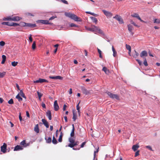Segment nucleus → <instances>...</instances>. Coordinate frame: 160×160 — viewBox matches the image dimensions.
<instances>
[{"mask_svg":"<svg viewBox=\"0 0 160 160\" xmlns=\"http://www.w3.org/2000/svg\"><path fill=\"white\" fill-rule=\"evenodd\" d=\"M126 48H127V49L128 50L129 52H130V51H131V47L129 45L126 44Z\"/></svg>","mask_w":160,"mask_h":160,"instance_id":"nucleus-34","label":"nucleus"},{"mask_svg":"<svg viewBox=\"0 0 160 160\" xmlns=\"http://www.w3.org/2000/svg\"><path fill=\"white\" fill-rule=\"evenodd\" d=\"M20 150V145H17L14 148V151H19Z\"/></svg>","mask_w":160,"mask_h":160,"instance_id":"nucleus-31","label":"nucleus"},{"mask_svg":"<svg viewBox=\"0 0 160 160\" xmlns=\"http://www.w3.org/2000/svg\"><path fill=\"white\" fill-rule=\"evenodd\" d=\"M63 79V77L60 76H56L55 79H59L62 80Z\"/></svg>","mask_w":160,"mask_h":160,"instance_id":"nucleus-42","label":"nucleus"},{"mask_svg":"<svg viewBox=\"0 0 160 160\" xmlns=\"http://www.w3.org/2000/svg\"><path fill=\"white\" fill-rule=\"evenodd\" d=\"M5 44V42L3 41H1L0 42V45L2 46H4Z\"/></svg>","mask_w":160,"mask_h":160,"instance_id":"nucleus-48","label":"nucleus"},{"mask_svg":"<svg viewBox=\"0 0 160 160\" xmlns=\"http://www.w3.org/2000/svg\"><path fill=\"white\" fill-rule=\"evenodd\" d=\"M112 50L113 52V55L114 57H115L117 55V52L115 51V50L114 49V47L113 46H112Z\"/></svg>","mask_w":160,"mask_h":160,"instance_id":"nucleus-29","label":"nucleus"},{"mask_svg":"<svg viewBox=\"0 0 160 160\" xmlns=\"http://www.w3.org/2000/svg\"><path fill=\"white\" fill-rule=\"evenodd\" d=\"M98 32L101 33V34H103V31L101 30L99 28L98 29Z\"/></svg>","mask_w":160,"mask_h":160,"instance_id":"nucleus-59","label":"nucleus"},{"mask_svg":"<svg viewBox=\"0 0 160 160\" xmlns=\"http://www.w3.org/2000/svg\"><path fill=\"white\" fill-rule=\"evenodd\" d=\"M107 94L111 98H115L117 100L119 99V97L117 94H113L110 92H107Z\"/></svg>","mask_w":160,"mask_h":160,"instance_id":"nucleus-7","label":"nucleus"},{"mask_svg":"<svg viewBox=\"0 0 160 160\" xmlns=\"http://www.w3.org/2000/svg\"><path fill=\"white\" fill-rule=\"evenodd\" d=\"M72 131L70 133V136L71 137H73L74 135V131H75V128L74 124L72 125Z\"/></svg>","mask_w":160,"mask_h":160,"instance_id":"nucleus-23","label":"nucleus"},{"mask_svg":"<svg viewBox=\"0 0 160 160\" xmlns=\"http://www.w3.org/2000/svg\"><path fill=\"white\" fill-rule=\"evenodd\" d=\"M52 142L54 144H56L57 143V141L54 136H53L52 138Z\"/></svg>","mask_w":160,"mask_h":160,"instance_id":"nucleus-32","label":"nucleus"},{"mask_svg":"<svg viewBox=\"0 0 160 160\" xmlns=\"http://www.w3.org/2000/svg\"><path fill=\"white\" fill-rule=\"evenodd\" d=\"M34 130L37 133H39V130L38 128V124H37L36 125H35L34 128Z\"/></svg>","mask_w":160,"mask_h":160,"instance_id":"nucleus-24","label":"nucleus"},{"mask_svg":"<svg viewBox=\"0 0 160 160\" xmlns=\"http://www.w3.org/2000/svg\"><path fill=\"white\" fill-rule=\"evenodd\" d=\"M6 74V72H0V78H3Z\"/></svg>","mask_w":160,"mask_h":160,"instance_id":"nucleus-33","label":"nucleus"},{"mask_svg":"<svg viewBox=\"0 0 160 160\" xmlns=\"http://www.w3.org/2000/svg\"><path fill=\"white\" fill-rule=\"evenodd\" d=\"M65 15L66 16L76 21H81L80 18L78 17L76 15L74 14L70 13H65Z\"/></svg>","mask_w":160,"mask_h":160,"instance_id":"nucleus-1","label":"nucleus"},{"mask_svg":"<svg viewBox=\"0 0 160 160\" xmlns=\"http://www.w3.org/2000/svg\"><path fill=\"white\" fill-rule=\"evenodd\" d=\"M144 59L143 64L145 66H147L148 65V64L147 63L146 58H144V59Z\"/></svg>","mask_w":160,"mask_h":160,"instance_id":"nucleus-44","label":"nucleus"},{"mask_svg":"<svg viewBox=\"0 0 160 160\" xmlns=\"http://www.w3.org/2000/svg\"><path fill=\"white\" fill-rule=\"evenodd\" d=\"M148 53L145 50L142 51L140 54V57L143 59L145 58L144 57L148 56Z\"/></svg>","mask_w":160,"mask_h":160,"instance_id":"nucleus-14","label":"nucleus"},{"mask_svg":"<svg viewBox=\"0 0 160 160\" xmlns=\"http://www.w3.org/2000/svg\"><path fill=\"white\" fill-rule=\"evenodd\" d=\"M102 11L108 18H111L112 15V13L109 11H107L104 10H103Z\"/></svg>","mask_w":160,"mask_h":160,"instance_id":"nucleus-8","label":"nucleus"},{"mask_svg":"<svg viewBox=\"0 0 160 160\" xmlns=\"http://www.w3.org/2000/svg\"><path fill=\"white\" fill-rule=\"evenodd\" d=\"M70 26L71 27H76L77 26L74 23H71L70 24Z\"/></svg>","mask_w":160,"mask_h":160,"instance_id":"nucleus-57","label":"nucleus"},{"mask_svg":"<svg viewBox=\"0 0 160 160\" xmlns=\"http://www.w3.org/2000/svg\"><path fill=\"white\" fill-rule=\"evenodd\" d=\"M135 55H134V57L135 58H136L139 55V54L136 51H135Z\"/></svg>","mask_w":160,"mask_h":160,"instance_id":"nucleus-51","label":"nucleus"},{"mask_svg":"<svg viewBox=\"0 0 160 160\" xmlns=\"http://www.w3.org/2000/svg\"><path fill=\"white\" fill-rule=\"evenodd\" d=\"M102 70L105 72L107 74H109V70L107 68L105 67H104L102 69Z\"/></svg>","mask_w":160,"mask_h":160,"instance_id":"nucleus-25","label":"nucleus"},{"mask_svg":"<svg viewBox=\"0 0 160 160\" xmlns=\"http://www.w3.org/2000/svg\"><path fill=\"white\" fill-rule=\"evenodd\" d=\"M66 107L67 106L65 104L64 105L63 108V109L64 111L66 110Z\"/></svg>","mask_w":160,"mask_h":160,"instance_id":"nucleus-61","label":"nucleus"},{"mask_svg":"<svg viewBox=\"0 0 160 160\" xmlns=\"http://www.w3.org/2000/svg\"><path fill=\"white\" fill-rule=\"evenodd\" d=\"M139 151H138L136 152V153H135V157L137 156H138L139 155Z\"/></svg>","mask_w":160,"mask_h":160,"instance_id":"nucleus-56","label":"nucleus"},{"mask_svg":"<svg viewBox=\"0 0 160 160\" xmlns=\"http://www.w3.org/2000/svg\"><path fill=\"white\" fill-rule=\"evenodd\" d=\"M32 49L34 50L36 48V42L34 41L32 45Z\"/></svg>","mask_w":160,"mask_h":160,"instance_id":"nucleus-39","label":"nucleus"},{"mask_svg":"<svg viewBox=\"0 0 160 160\" xmlns=\"http://www.w3.org/2000/svg\"><path fill=\"white\" fill-rule=\"evenodd\" d=\"M73 116L72 117V119L73 120L75 121L76 119V116L74 112L73 113Z\"/></svg>","mask_w":160,"mask_h":160,"instance_id":"nucleus-47","label":"nucleus"},{"mask_svg":"<svg viewBox=\"0 0 160 160\" xmlns=\"http://www.w3.org/2000/svg\"><path fill=\"white\" fill-rule=\"evenodd\" d=\"M154 22V23H160V20L158 19H155Z\"/></svg>","mask_w":160,"mask_h":160,"instance_id":"nucleus-43","label":"nucleus"},{"mask_svg":"<svg viewBox=\"0 0 160 160\" xmlns=\"http://www.w3.org/2000/svg\"><path fill=\"white\" fill-rule=\"evenodd\" d=\"M136 60L138 62V64L140 65H142V62L140 60L137 59H136Z\"/></svg>","mask_w":160,"mask_h":160,"instance_id":"nucleus-54","label":"nucleus"},{"mask_svg":"<svg viewBox=\"0 0 160 160\" xmlns=\"http://www.w3.org/2000/svg\"><path fill=\"white\" fill-rule=\"evenodd\" d=\"M87 29L88 30L92 32H93V29L92 28H92H87Z\"/></svg>","mask_w":160,"mask_h":160,"instance_id":"nucleus-49","label":"nucleus"},{"mask_svg":"<svg viewBox=\"0 0 160 160\" xmlns=\"http://www.w3.org/2000/svg\"><path fill=\"white\" fill-rule=\"evenodd\" d=\"M31 35H30V36L29 38V39L31 42H32V39L31 37Z\"/></svg>","mask_w":160,"mask_h":160,"instance_id":"nucleus-58","label":"nucleus"},{"mask_svg":"<svg viewBox=\"0 0 160 160\" xmlns=\"http://www.w3.org/2000/svg\"><path fill=\"white\" fill-rule=\"evenodd\" d=\"M79 103H80V102H79V103L76 106L77 109L78 110V113H79V114H80V108L79 106Z\"/></svg>","mask_w":160,"mask_h":160,"instance_id":"nucleus-38","label":"nucleus"},{"mask_svg":"<svg viewBox=\"0 0 160 160\" xmlns=\"http://www.w3.org/2000/svg\"><path fill=\"white\" fill-rule=\"evenodd\" d=\"M7 145L5 143H4L2 146H1V151L3 153H5L6 152Z\"/></svg>","mask_w":160,"mask_h":160,"instance_id":"nucleus-11","label":"nucleus"},{"mask_svg":"<svg viewBox=\"0 0 160 160\" xmlns=\"http://www.w3.org/2000/svg\"><path fill=\"white\" fill-rule=\"evenodd\" d=\"M20 18L18 17L17 16H9L7 17V18H5L3 19L4 20H8V21H18L19 20Z\"/></svg>","mask_w":160,"mask_h":160,"instance_id":"nucleus-3","label":"nucleus"},{"mask_svg":"<svg viewBox=\"0 0 160 160\" xmlns=\"http://www.w3.org/2000/svg\"><path fill=\"white\" fill-rule=\"evenodd\" d=\"M146 148H147L149 150H150L151 151H153L152 148L150 146L148 145V146H146Z\"/></svg>","mask_w":160,"mask_h":160,"instance_id":"nucleus-50","label":"nucleus"},{"mask_svg":"<svg viewBox=\"0 0 160 160\" xmlns=\"http://www.w3.org/2000/svg\"><path fill=\"white\" fill-rule=\"evenodd\" d=\"M49 78L51 79H55L56 76H49Z\"/></svg>","mask_w":160,"mask_h":160,"instance_id":"nucleus-63","label":"nucleus"},{"mask_svg":"<svg viewBox=\"0 0 160 160\" xmlns=\"http://www.w3.org/2000/svg\"><path fill=\"white\" fill-rule=\"evenodd\" d=\"M21 26L26 27L30 28H34L36 26L35 24L25 23L23 22H21Z\"/></svg>","mask_w":160,"mask_h":160,"instance_id":"nucleus-4","label":"nucleus"},{"mask_svg":"<svg viewBox=\"0 0 160 160\" xmlns=\"http://www.w3.org/2000/svg\"><path fill=\"white\" fill-rule=\"evenodd\" d=\"M2 24L3 25H6L11 26H16L19 25V24L15 22H3L2 23Z\"/></svg>","mask_w":160,"mask_h":160,"instance_id":"nucleus-6","label":"nucleus"},{"mask_svg":"<svg viewBox=\"0 0 160 160\" xmlns=\"http://www.w3.org/2000/svg\"><path fill=\"white\" fill-rule=\"evenodd\" d=\"M86 12L87 13L90 14H91L93 16H98L97 14H95L92 12Z\"/></svg>","mask_w":160,"mask_h":160,"instance_id":"nucleus-37","label":"nucleus"},{"mask_svg":"<svg viewBox=\"0 0 160 160\" xmlns=\"http://www.w3.org/2000/svg\"><path fill=\"white\" fill-rule=\"evenodd\" d=\"M127 26L128 30L129 32L132 35H133V32H132V31L134 30V28L133 26L131 24H128V25Z\"/></svg>","mask_w":160,"mask_h":160,"instance_id":"nucleus-13","label":"nucleus"},{"mask_svg":"<svg viewBox=\"0 0 160 160\" xmlns=\"http://www.w3.org/2000/svg\"><path fill=\"white\" fill-rule=\"evenodd\" d=\"M61 1H62V2L65 4H68V2L65 0H61Z\"/></svg>","mask_w":160,"mask_h":160,"instance_id":"nucleus-53","label":"nucleus"},{"mask_svg":"<svg viewBox=\"0 0 160 160\" xmlns=\"http://www.w3.org/2000/svg\"><path fill=\"white\" fill-rule=\"evenodd\" d=\"M86 143V142H83L82 143V144L81 145V146H80V148H83Z\"/></svg>","mask_w":160,"mask_h":160,"instance_id":"nucleus-55","label":"nucleus"},{"mask_svg":"<svg viewBox=\"0 0 160 160\" xmlns=\"http://www.w3.org/2000/svg\"><path fill=\"white\" fill-rule=\"evenodd\" d=\"M69 141L70 142L69 144H73L75 140L72 137H71L69 138Z\"/></svg>","mask_w":160,"mask_h":160,"instance_id":"nucleus-27","label":"nucleus"},{"mask_svg":"<svg viewBox=\"0 0 160 160\" xmlns=\"http://www.w3.org/2000/svg\"><path fill=\"white\" fill-rule=\"evenodd\" d=\"M62 137L61 135H60L59 138L58 139V141L59 142H62Z\"/></svg>","mask_w":160,"mask_h":160,"instance_id":"nucleus-52","label":"nucleus"},{"mask_svg":"<svg viewBox=\"0 0 160 160\" xmlns=\"http://www.w3.org/2000/svg\"><path fill=\"white\" fill-rule=\"evenodd\" d=\"M92 28L93 29V32L98 31L99 28L95 26L94 25H92Z\"/></svg>","mask_w":160,"mask_h":160,"instance_id":"nucleus-35","label":"nucleus"},{"mask_svg":"<svg viewBox=\"0 0 160 160\" xmlns=\"http://www.w3.org/2000/svg\"><path fill=\"white\" fill-rule=\"evenodd\" d=\"M16 98L17 99L18 101H20V95L19 93H18V94L16 96Z\"/></svg>","mask_w":160,"mask_h":160,"instance_id":"nucleus-45","label":"nucleus"},{"mask_svg":"<svg viewBox=\"0 0 160 160\" xmlns=\"http://www.w3.org/2000/svg\"><path fill=\"white\" fill-rule=\"evenodd\" d=\"M90 18L93 22H95L96 23H97L98 22V20L96 18H95L94 17H90Z\"/></svg>","mask_w":160,"mask_h":160,"instance_id":"nucleus-30","label":"nucleus"},{"mask_svg":"<svg viewBox=\"0 0 160 160\" xmlns=\"http://www.w3.org/2000/svg\"><path fill=\"white\" fill-rule=\"evenodd\" d=\"M2 60L1 62V63L2 64H3L5 62L6 60V57L5 55H3L2 56Z\"/></svg>","mask_w":160,"mask_h":160,"instance_id":"nucleus-28","label":"nucleus"},{"mask_svg":"<svg viewBox=\"0 0 160 160\" xmlns=\"http://www.w3.org/2000/svg\"><path fill=\"white\" fill-rule=\"evenodd\" d=\"M8 102L9 104H12L13 103V101L12 99H11L10 100H9Z\"/></svg>","mask_w":160,"mask_h":160,"instance_id":"nucleus-46","label":"nucleus"},{"mask_svg":"<svg viewBox=\"0 0 160 160\" xmlns=\"http://www.w3.org/2000/svg\"><path fill=\"white\" fill-rule=\"evenodd\" d=\"M37 93H38V97L39 99L40 100H41V97L42 96V94L41 93L39 92H37Z\"/></svg>","mask_w":160,"mask_h":160,"instance_id":"nucleus-40","label":"nucleus"},{"mask_svg":"<svg viewBox=\"0 0 160 160\" xmlns=\"http://www.w3.org/2000/svg\"><path fill=\"white\" fill-rule=\"evenodd\" d=\"M37 22H38V23H41L42 24H51V23L49 22L48 21V20H38L37 21Z\"/></svg>","mask_w":160,"mask_h":160,"instance_id":"nucleus-15","label":"nucleus"},{"mask_svg":"<svg viewBox=\"0 0 160 160\" xmlns=\"http://www.w3.org/2000/svg\"><path fill=\"white\" fill-rule=\"evenodd\" d=\"M54 109L55 111H58L59 109V107L58 104V102L57 100L54 101Z\"/></svg>","mask_w":160,"mask_h":160,"instance_id":"nucleus-18","label":"nucleus"},{"mask_svg":"<svg viewBox=\"0 0 160 160\" xmlns=\"http://www.w3.org/2000/svg\"><path fill=\"white\" fill-rule=\"evenodd\" d=\"M99 147H98V148L97 149L96 151H95L94 152V158H93V160H94V159L95 158V157H96V153H98V152L99 151Z\"/></svg>","mask_w":160,"mask_h":160,"instance_id":"nucleus-36","label":"nucleus"},{"mask_svg":"<svg viewBox=\"0 0 160 160\" xmlns=\"http://www.w3.org/2000/svg\"><path fill=\"white\" fill-rule=\"evenodd\" d=\"M18 62H12V65L14 67H15L17 65Z\"/></svg>","mask_w":160,"mask_h":160,"instance_id":"nucleus-41","label":"nucleus"},{"mask_svg":"<svg viewBox=\"0 0 160 160\" xmlns=\"http://www.w3.org/2000/svg\"><path fill=\"white\" fill-rule=\"evenodd\" d=\"M29 143H26V141L24 140L22 142H21V150L23 149V147H27L29 146Z\"/></svg>","mask_w":160,"mask_h":160,"instance_id":"nucleus-9","label":"nucleus"},{"mask_svg":"<svg viewBox=\"0 0 160 160\" xmlns=\"http://www.w3.org/2000/svg\"><path fill=\"white\" fill-rule=\"evenodd\" d=\"M26 115L27 117L29 118L30 117V115L29 112L28 111L26 112Z\"/></svg>","mask_w":160,"mask_h":160,"instance_id":"nucleus-64","label":"nucleus"},{"mask_svg":"<svg viewBox=\"0 0 160 160\" xmlns=\"http://www.w3.org/2000/svg\"><path fill=\"white\" fill-rule=\"evenodd\" d=\"M55 18H56V17H55L54 16H52V17H51L49 19V20H52V19H54Z\"/></svg>","mask_w":160,"mask_h":160,"instance_id":"nucleus-62","label":"nucleus"},{"mask_svg":"<svg viewBox=\"0 0 160 160\" xmlns=\"http://www.w3.org/2000/svg\"><path fill=\"white\" fill-rule=\"evenodd\" d=\"M45 139L46 140V142L47 143H51L52 142L51 137H49L48 138L47 137H45Z\"/></svg>","mask_w":160,"mask_h":160,"instance_id":"nucleus-26","label":"nucleus"},{"mask_svg":"<svg viewBox=\"0 0 160 160\" xmlns=\"http://www.w3.org/2000/svg\"><path fill=\"white\" fill-rule=\"evenodd\" d=\"M46 116L48 117L49 119V120H51L52 119V115H51V112L50 111L48 110L46 112Z\"/></svg>","mask_w":160,"mask_h":160,"instance_id":"nucleus-20","label":"nucleus"},{"mask_svg":"<svg viewBox=\"0 0 160 160\" xmlns=\"http://www.w3.org/2000/svg\"><path fill=\"white\" fill-rule=\"evenodd\" d=\"M42 122H43V124H44V125L46 126V127L47 128H49V125L48 124V122L47 121H46V120L44 119H42Z\"/></svg>","mask_w":160,"mask_h":160,"instance_id":"nucleus-21","label":"nucleus"},{"mask_svg":"<svg viewBox=\"0 0 160 160\" xmlns=\"http://www.w3.org/2000/svg\"><path fill=\"white\" fill-rule=\"evenodd\" d=\"M42 106L43 108H46L45 104L43 102H42Z\"/></svg>","mask_w":160,"mask_h":160,"instance_id":"nucleus-60","label":"nucleus"},{"mask_svg":"<svg viewBox=\"0 0 160 160\" xmlns=\"http://www.w3.org/2000/svg\"><path fill=\"white\" fill-rule=\"evenodd\" d=\"M131 16L133 17H135L137 18L138 19L140 20L141 22H144V21L143 20L141 19L140 17L139 16L138 14L137 13H134L132 14Z\"/></svg>","mask_w":160,"mask_h":160,"instance_id":"nucleus-16","label":"nucleus"},{"mask_svg":"<svg viewBox=\"0 0 160 160\" xmlns=\"http://www.w3.org/2000/svg\"><path fill=\"white\" fill-rule=\"evenodd\" d=\"M81 89L83 93L85 95L91 94L92 93V91L91 90H87L84 87H82Z\"/></svg>","mask_w":160,"mask_h":160,"instance_id":"nucleus-5","label":"nucleus"},{"mask_svg":"<svg viewBox=\"0 0 160 160\" xmlns=\"http://www.w3.org/2000/svg\"><path fill=\"white\" fill-rule=\"evenodd\" d=\"M139 146L138 144L134 145L132 147V148L134 151H136L139 148Z\"/></svg>","mask_w":160,"mask_h":160,"instance_id":"nucleus-22","label":"nucleus"},{"mask_svg":"<svg viewBox=\"0 0 160 160\" xmlns=\"http://www.w3.org/2000/svg\"><path fill=\"white\" fill-rule=\"evenodd\" d=\"M113 18L118 21L120 24H122L124 23L122 19L120 16L116 15Z\"/></svg>","mask_w":160,"mask_h":160,"instance_id":"nucleus-10","label":"nucleus"},{"mask_svg":"<svg viewBox=\"0 0 160 160\" xmlns=\"http://www.w3.org/2000/svg\"><path fill=\"white\" fill-rule=\"evenodd\" d=\"M21 97H22L23 98V99H22V98L21 97V101L23 100L24 102H25L26 101V97L25 95V94L23 92H22V90H21Z\"/></svg>","mask_w":160,"mask_h":160,"instance_id":"nucleus-19","label":"nucleus"},{"mask_svg":"<svg viewBox=\"0 0 160 160\" xmlns=\"http://www.w3.org/2000/svg\"><path fill=\"white\" fill-rule=\"evenodd\" d=\"M65 15L66 16L76 21H81L80 18L78 17L76 15L74 14L70 13H65Z\"/></svg>","mask_w":160,"mask_h":160,"instance_id":"nucleus-2","label":"nucleus"},{"mask_svg":"<svg viewBox=\"0 0 160 160\" xmlns=\"http://www.w3.org/2000/svg\"><path fill=\"white\" fill-rule=\"evenodd\" d=\"M79 142L78 141H76V142L74 141V142L73 144H69L68 145H66V147H69L71 148H72L74 146L78 145L79 144Z\"/></svg>","mask_w":160,"mask_h":160,"instance_id":"nucleus-17","label":"nucleus"},{"mask_svg":"<svg viewBox=\"0 0 160 160\" xmlns=\"http://www.w3.org/2000/svg\"><path fill=\"white\" fill-rule=\"evenodd\" d=\"M44 82H48V81L45 79L39 78L38 80L34 81V83H42Z\"/></svg>","mask_w":160,"mask_h":160,"instance_id":"nucleus-12","label":"nucleus"}]
</instances>
